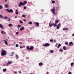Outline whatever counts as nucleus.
Masks as SVG:
<instances>
[{
	"mask_svg": "<svg viewBox=\"0 0 74 74\" xmlns=\"http://www.w3.org/2000/svg\"><path fill=\"white\" fill-rule=\"evenodd\" d=\"M2 51L1 53L2 56H5L7 54L6 51L5 50L3 49H2Z\"/></svg>",
	"mask_w": 74,
	"mask_h": 74,
	"instance_id": "f257e3e1",
	"label": "nucleus"
},
{
	"mask_svg": "<svg viewBox=\"0 0 74 74\" xmlns=\"http://www.w3.org/2000/svg\"><path fill=\"white\" fill-rule=\"evenodd\" d=\"M53 8H52L51 10V11L52 13H53V14H54L55 13V7H53Z\"/></svg>",
	"mask_w": 74,
	"mask_h": 74,
	"instance_id": "f03ea898",
	"label": "nucleus"
},
{
	"mask_svg": "<svg viewBox=\"0 0 74 74\" xmlns=\"http://www.w3.org/2000/svg\"><path fill=\"white\" fill-rule=\"evenodd\" d=\"M25 4H24L23 3L21 2H20V3H19V5H18V6L20 7L21 5H25Z\"/></svg>",
	"mask_w": 74,
	"mask_h": 74,
	"instance_id": "7ed1b4c3",
	"label": "nucleus"
},
{
	"mask_svg": "<svg viewBox=\"0 0 74 74\" xmlns=\"http://www.w3.org/2000/svg\"><path fill=\"white\" fill-rule=\"evenodd\" d=\"M50 44L48 43H46L43 45V47H49V46Z\"/></svg>",
	"mask_w": 74,
	"mask_h": 74,
	"instance_id": "20e7f679",
	"label": "nucleus"
},
{
	"mask_svg": "<svg viewBox=\"0 0 74 74\" xmlns=\"http://www.w3.org/2000/svg\"><path fill=\"white\" fill-rule=\"evenodd\" d=\"M6 10H7L9 12H12L13 13V11L12 10L10 9V10H9L8 9H6Z\"/></svg>",
	"mask_w": 74,
	"mask_h": 74,
	"instance_id": "39448f33",
	"label": "nucleus"
},
{
	"mask_svg": "<svg viewBox=\"0 0 74 74\" xmlns=\"http://www.w3.org/2000/svg\"><path fill=\"white\" fill-rule=\"evenodd\" d=\"M35 24L36 25V26L37 27H39V23L38 22L35 23Z\"/></svg>",
	"mask_w": 74,
	"mask_h": 74,
	"instance_id": "423d86ee",
	"label": "nucleus"
},
{
	"mask_svg": "<svg viewBox=\"0 0 74 74\" xmlns=\"http://www.w3.org/2000/svg\"><path fill=\"white\" fill-rule=\"evenodd\" d=\"M33 49H34V47L33 46H31V47L29 48V51L30 50H33Z\"/></svg>",
	"mask_w": 74,
	"mask_h": 74,
	"instance_id": "0eeeda50",
	"label": "nucleus"
},
{
	"mask_svg": "<svg viewBox=\"0 0 74 74\" xmlns=\"http://www.w3.org/2000/svg\"><path fill=\"white\" fill-rule=\"evenodd\" d=\"M24 28H25L23 26L21 28H20V31H22L24 29Z\"/></svg>",
	"mask_w": 74,
	"mask_h": 74,
	"instance_id": "6e6552de",
	"label": "nucleus"
},
{
	"mask_svg": "<svg viewBox=\"0 0 74 74\" xmlns=\"http://www.w3.org/2000/svg\"><path fill=\"white\" fill-rule=\"evenodd\" d=\"M14 52H13L10 53V56H12L13 55H14Z\"/></svg>",
	"mask_w": 74,
	"mask_h": 74,
	"instance_id": "1a4fd4ad",
	"label": "nucleus"
},
{
	"mask_svg": "<svg viewBox=\"0 0 74 74\" xmlns=\"http://www.w3.org/2000/svg\"><path fill=\"white\" fill-rule=\"evenodd\" d=\"M63 30H68V29L67 27L66 28H63Z\"/></svg>",
	"mask_w": 74,
	"mask_h": 74,
	"instance_id": "9d476101",
	"label": "nucleus"
},
{
	"mask_svg": "<svg viewBox=\"0 0 74 74\" xmlns=\"http://www.w3.org/2000/svg\"><path fill=\"white\" fill-rule=\"evenodd\" d=\"M12 61H9L7 64V65L8 64H12Z\"/></svg>",
	"mask_w": 74,
	"mask_h": 74,
	"instance_id": "9b49d317",
	"label": "nucleus"
},
{
	"mask_svg": "<svg viewBox=\"0 0 74 74\" xmlns=\"http://www.w3.org/2000/svg\"><path fill=\"white\" fill-rule=\"evenodd\" d=\"M43 65V63L42 62H40L39 64V66H42Z\"/></svg>",
	"mask_w": 74,
	"mask_h": 74,
	"instance_id": "f8f14e48",
	"label": "nucleus"
},
{
	"mask_svg": "<svg viewBox=\"0 0 74 74\" xmlns=\"http://www.w3.org/2000/svg\"><path fill=\"white\" fill-rule=\"evenodd\" d=\"M3 18L4 19H7V18H8V19H10V18H8V17L7 16H5V17H3Z\"/></svg>",
	"mask_w": 74,
	"mask_h": 74,
	"instance_id": "ddd939ff",
	"label": "nucleus"
},
{
	"mask_svg": "<svg viewBox=\"0 0 74 74\" xmlns=\"http://www.w3.org/2000/svg\"><path fill=\"white\" fill-rule=\"evenodd\" d=\"M0 27L1 29H3V26L2 24H0Z\"/></svg>",
	"mask_w": 74,
	"mask_h": 74,
	"instance_id": "4468645a",
	"label": "nucleus"
},
{
	"mask_svg": "<svg viewBox=\"0 0 74 74\" xmlns=\"http://www.w3.org/2000/svg\"><path fill=\"white\" fill-rule=\"evenodd\" d=\"M53 25V24H51L50 23H49V27H52Z\"/></svg>",
	"mask_w": 74,
	"mask_h": 74,
	"instance_id": "2eb2a0df",
	"label": "nucleus"
},
{
	"mask_svg": "<svg viewBox=\"0 0 74 74\" xmlns=\"http://www.w3.org/2000/svg\"><path fill=\"white\" fill-rule=\"evenodd\" d=\"M3 41L5 42V45H8V43L7 41H6L5 40H3Z\"/></svg>",
	"mask_w": 74,
	"mask_h": 74,
	"instance_id": "dca6fc26",
	"label": "nucleus"
},
{
	"mask_svg": "<svg viewBox=\"0 0 74 74\" xmlns=\"http://www.w3.org/2000/svg\"><path fill=\"white\" fill-rule=\"evenodd\" d=\"M73 44V43L72 42H69V46H71V44Z\"/></svg>",
	"mask_w": 74,
	"mask_h": 74,
	"instance_id": "f3484780",
	"label": "nucleus"
},
{
	"mask_svg": "<svg viewBox=\"0 0 74 74\" xmlns=\"http://www.w3.org/2000/svg\"><path fill=\"white\" fill-rule=\"evenodd\" d=\"M61 46V45L60 44H59L57 47V48H59Z\"/></svg>",
	"mask_w": 74,
	"mask_h": 74,
	"instance_id": "a211bd4d",
	"label": "nucleus"
},
{
	"mask_svg": "<svg viewBox=\"0 0 74 74\" xmlns=\"http://www.w3.org/2000/svg\"><path fill=\"white\" fill-rule=\"evenodd\" d=\"M59 20H55V23H59Z\"/></svg>",
	"mask_w": 74,
	"mask_h": 74,
	"instance_id": "6ab92c4d",
	"label": "nucleus"
},
{
	"mask_svg": "<svg viewBox=\"0 0 74 74\" xmlns=\"http://www.w3.org/2000/svg\"><path fill=\"white\" fill-rule=\"evenodd\" d=\"M1 33L3 34H4L5 33V32L4 31H1Z\"/></svg>",
	"mask_w": 74,
	"mask_h": 74,
	"instance_id": "aec40b11",
	"label": "nucleus"
},
{
	"mask_svg": "<svg viewBox=\"0 0 74 74\" xmlns=\"http://www.w3.org/2000/svg\"><path fill=\"white\" fill-rule=\"evenodd\" d=\"M16 59H18L19 58L18 56L17 55H16Z\"/></svg>",
	"mask_w": 74,
	"mask_h": 74,
	"instance_id": "412c9836",
	"label": "nucleus"
},
{
	"mask_svg": "<svg viewBox=\"0 0 74 74\" xmlns=\"http://www.w3.org/2000/svg\"><path fill=\"white\" fill-rule=\"evenodd\" d=\"M63 49L64 50H66V47L65 46H64L63 47Z\"/></svg>",
	"mask_w": 74,
	"mask_h": 74,
	"instance_id": "4be33fe9",
	"label": "nucleus"
},
{
	"mask_svg": "<svg viewBox=\"0 0 74 74\" xmlns=\"http://www.w3.org/2000/svg\"><path fill=\"white\" fill-rule=\"evenodd\" d=\"M6 71H7V69H3V71L4 72H5Z\"/></svg>",
	"mask_w": 74,
	"mask_h": 74,
	"instance_id": "5701e85b",
	"label": "nucleus"
},
{
	"mask_svg": "<svg viewBox=\"0 0 74 74\" xmlns=\"http://www.w3.org/2000/svg\"><path fill=\"white\" fill-rule=\"evenodd\" d=\"M63 51V50L62 49H59V51L60 52H62V51Z\"/></svg>",
	"mask_w": 74,
	"mask_h": 74,
	"instance_id": "b1692460",
	"label": "nucleus"
},
{
	"mask_svg": "<svg viewBox=\"0 0 74 74\" xmlns=\"http://www.w3.org/2000/svg\"><path fill=\"white\" fill-rule=\"evenodd\" d=\"M29 46H28L27 47V49H28V50L29 51Z\"/></svg>",
	"mask_w": 74,
	"mask_h": 74,
	"instance_id": "393cba45",
	"label": "nucleus"
},
{
	"mask_svg": "<svg viewBox=\"0 0 74 74\" xmlns=\"http://www.w3.org/2000/svg\"><path fill=\"white\" fill-rule=\"evenodd\" d=\"M74 64V63L73 62H72L71 63V66H73V64Z\"/></svg>",
	"mask_w": 74,
	"mask_h": 74,
	"instance_id": "a878e982",
	"label": "nucleus"
},
{
	"mask_svg": "<svg viewBox=\"0 0 74 74\" xmlns=\"http://www.w3.org/2000/svg\"><path fill=\"white\" fill-rule=\"evenodd\" d=\"M18 10H16V14H18Z\"/></svg>",
	"mask_w": 74,
	"mask_h": 74,
	"instance_id": "bb28decb",
	"label": "nucleus"
},
{
	"mask_svg": "<svg viewBox=\"0 0 74 74\" xmlns=\"http://www.w3.org/2000/svg\"><path fill=\"white\" fill-rule=\"evenodd\" d=\"M3 8V7L1 5H0V9H1Z\"/></svg>",
	"mask_w": 74,
	"mask_h": 74,
	"instance_id": "cd10ccee",
	"label": "nucleus"
},
{
	"mask_svg": "<svg viewBox=\"0 0 74 74\" xmlns=\"http://www.w3.org/2000/svg\"><path fill=\"white\" fill-rule=\"evenodd\" d=\"M60 27V26L59 25L57 26V29H59Z\"/></svg>",
	"mask_w": 74,
	"mask_h": 74,
	"instance_id": "c85d7f7f",
	"label": "nucleus"
},
{
	"mask_svg": "<svg viewBox=\"0 0 74 74\" xmlns=\"http://www.w3.org/2000/svg\"><path fill=\"white\" fill-rule=\"evenodd\" d=\"M5 6L6 8H8V5L7 4H5Z\"/></svg>",
	"mask_w": 74,
	"mask_h": 74,
	"instance_id": "c756f323",
	"label": "nucleus"
},
{
	"mask_svg": "<svg viewBox=\"0 0 74 74\" xmlns=\"http://www.w3.org/2000/svg\"><path fill=\"white\" fill-rule=\"evenodd\" d=\"M68 42H66L65 43V45H68Z\"/></svg>",
	"mask_w": 74,
	"mask_h": 74,
	"instance_id": "7c9ffc66",
	"label": "nucleus"
},
{
	"mask_svg": "<svg viewBox=\"0 0 74 74\" xmlns=\"http://www.w3.org/2000/svg\"><path fill=\"white\" fill-rule=\"evenodd\" d=\"M32 22H28V24H32Z\"/></svg>",
	"mask_w": 74,
	"mask_h": 74,
	"instance_id": "2f4dec72",
	"label": "nucleus"
},
{
	"mask_svg": "<svg viewBox=\"0 0 74 74\" xmlns=\"http://www.w3.org/2000/svg\"><path fill=\"white\" fill-rule=\"evenodd\" d=\"M22 17L25 18V14H23L22 15Z\"/></svg>",
	"mask_w": 74,
	"mask_h": 74,
	"instance_id": "473e14b6",
	"label": "nucleus"
},
{
	"mask_svg": "<svg viewBox=\"0 0 74 74\" xmlns=\"http://www.w3.org/2000/svg\"><path fill=\"white\" fill-rule=\"evenodd\" d=\"M3 18V17L1 15H0V18Z\"/></svg>",
	"mask_w": 74,
	"mask_h": 74,
	"instance_id": "72a5a7b5",
	"label": "nucleus"
},
{
	"mask_svg": "<svg viewBox=\"0 0 74 74\" xmlns=\"http://www.w3.org/2000/svg\"><path fill=\"white\" fill-rule=\"evenodd\" d=\"M12 25V24H10L8 25L10 27H11Z\"/></svg>",
	"mask_w": 74,
	"mask_h": 74,
	"instance_id": "f704fd0d",
	"label": "nucleus"
},
{
	"mask_svg": "<svg viewBox=\"0 0 74 74\" xmlns=\"http://www.w3.org/2000/svg\"><path fill=\"white\" fill-rule=\"evenodd\" d=\"M50 52H51V53H53V51L52 50H50Z\"/></svg>",
	"mask_w": 74,
	"mask_h": 74,
	"instance_id": "c9c22d12",
	"label": "nucleus"
},
{
	"mask_svg": "<svg viewBox=\"0 0 74 74\" xmlns=\"http://www.w3.org/2000/svg\"><path fill=\"white\" fill-rule=\"evenodd\" d=\"M27 3V1H25L24 2V4H26Z\"/></svg>",
	"mask_w": 74,
	"mask_h": 74,
	"instance_id": "e433bc0d",
	"label": "nucleus"
},
{
	"mask_svg": "<svg viewBox=\"0 0 74 74\" xmlns=\"http://www.w3.org/2000/svg\"><path fill=\"white\" fill-rule=\"evenodd\" d=\"M53 26L54 27H55L56 26V25L54 23H53Z\"/></svg>",
	"mask_w": 74,
	"mask_h": 74,
	"instance_id": "4c0bfd02",
	"label": "nucleus"
},
{
	"mask_svg": "<svg viewBox=\"0 0 74 74\" xmlns=\"http://www.w3.org/2000/svg\"><path fill=\"white\" fill-rule=\"evenodd\" d=\"M19 45L18 44H17L16 45V47H18Z\"/></svg>",
	"mask_w": 74,
	"mask_h": 74,
	"instance_id": "58836bf2",
	"label": "nucleus"
},
{
	"mask_svg": "<svg viewBox=\"0 0 74 74\" xmlns=\"http://www.w3.org/2000/svg\"><path fill=\"white\" fill-rule=\"evenodd\" d=\"M55 3V1H52V3Z\"/></svg>",
	"mask_w": 74,
	"mask_h": 74,
	"instance_id": "ea45409f",
	"label": "nucleus"
},
{
	"mask_svg": "<svg viewBox=\"0 0 74 74\" xmlns=\"http://www.w3.org/2000/svg\"><path fill=\"white\" fill-rule=\"evenodd\" d=\"M53 39L50 40V42H53Z\"/></svg>",
	"mask_w": 74,
	"mask_h": 74,
	"instance_id": "a19ab883",
	"label": "nucleus"
},
{
	"mask_svg": "<svg viewBox=\"0 0 74 74\" xmlns=\"http://www.w3.org/2000/svg\"><path fill=\"white\" fill-rule=\"evenodd\" d=\"M68 74H72V73L71 72H69V73H68Z\"/></svg>",
	"mask_w": 74,
	"mask_h": 74,
	"instance_id": "79ce46f5",
	"label": "nucleus"
},
{
	"mask_svg": "<svg viewBox=\"0 0 74 74\" xmlns=\"http://www.w3.org/2000/svg\"><path fill=\"white\" fill-rule=\"evenodd\" d=\"M18 32H17L16 33V35H18Z\"/></svg>",
	"mask_w": 74,
	"mask_h": 74,
	"instance_id": "37998d69",
	"label": "nucleus"
},
{
	"mask_svg": "<svg viewBox=\"0 0 74 74\" xmlns=\"http://www.w3.org/2000/svg\"><path fill=\"white\" fill-rule=\"evenodd\" d=\"M23 21H20V23H23Z\"/></svg>",
	"mask_w": 74,
	"mask_h": 74,
	"instance_id": "c03bdc74",
	"label": "nucleus"
},
{
	"mask_svg": "<svg viewBox=\"0 0 74 74\" xmlns=\"http://www.w3.org/2000/svg\"><path fill=\"white\" fill-rule=\"evenodd\" d=\"M27 7L26 6H24V9H25Z\"/></svg>",
	"mask_w": 74,
	"mask_h": 74,
	"instance_id": "a18cd8bd",
	"label": "nucleus"
},
{
	"mask_svg": "<svg viewBox=\"0 0 74 74\" xmlns=\"http://www.w3.org/2000/svg\"><path fill=\"white\" fill-rule=\"evenodd\" d=\"M14 73L15 74H16L17 73V72H14Z\"/></svg>",
	"mask_w": 74,
	"mask_h": 74,
	"instance_id": "49530a36",
	"label": "nucleus"
},
{
	"mask_svg": "<svg viewBox=\"0 0 74 74\" xmlns=\"http://www.w3.org/2000/svg\"><path fill=\"white\" fill-rule=\"evenodd\" d=\"M57 23H55V25H56V26H57Z\"/></svg>",
	"mask_w": 74,
	"mask_h": 74,
	"instance_id": "de8ad7c7",
	"label": "nucleus"
},
{
	"mask_svg": "<svg viewBox=\"0 0 74 74\" xmlns=\"http://www.w3.org/2000/svg\"><path fill=\"white\" fill-rule=\"evenodd\" d=\"M46 73V74H49V72H47Z\"/></svg>",
	"mask_w": 74,
	"mask_h": 74,
	"instance_id": "09e8293b",
	"label": "nucleus"
},
{
	"mask_svg": "<svg viewBox=\"0 0 74 74\" xmlns=\"http://www.w3.org/2000/svg\"><path fill=\"white\" fill-rule=\"evenodd\" d=\"M21 25H18V26L19 27H20Z\"/></svg>",
	"mask_w": 74,
	"mask_h": 74,
	"instance_id": "8fccbe9b",
	"label": "nucleus"
},
{
	"mask_svg": "<svg viewBox=\"0 0 74 74\" xmlns=\"http://www.w3.org/2000/svg\"><path fill=\"white\" fill-rule=\"evenodd\" d=\"M56 42V40H54V42Z\"/></svg>",
	"mask_w": 74,
	"mask_h": 74,
	"instance_id": "3c124183",
	"label": "nucleus"
},
{
	"mask_svg": "<svg viewBox=\"0 0 74 74\" xmlns=\"http://www.w3.org/2000/svg\"><path fill=\"white\" fill-rule=\"evenodd\" d=\"M19 44H22V42H19Z\"/></svg>",
	"mask_w": 74,
	"mask_h": 74,
	"instance_id": "603ef678",
	"label": "nucleus"
},
{
	"mask_svg": "<svg viewBox=\"0 0 74 74\" xmlns=\"http://www.w3.org/2000/svg\"><path fill=\"white\" fill-rule=\"evenodd\" d=\"M20 48H23V47L22 46H20Z\"/></svg>",
	"mask_w": 74,
	"mask_h": 74,
	"instance_id": "864d4df0",
	"label": "nucleus"
},
{
	"mask_svg": "<svg viewBox=\"0 0 74 74\" xmlns=\"http://www.w3.org/2000/svg\"><path fill=\"white\" fill-rule=\"evenodd\" d=\"M19 73H20V74L21 73V71H19Z\"/></svg>",
	"mask_w": 74,
	"mask_h": 74,
	"instance_id": "5fc2aeb1",
	"label": "nucleus"
},
{
	"mask_svg": "<svg viewBox=\"0 0 74 74\" xmlns=\"http://www.w3.org/2000/svg\"><path fill=\"white\" fill-rule=\"evenodd\" d=\"M60 25H61V24H60V23H59V24H58V26Z\"/></svg>",
	"mask_w": 74,
	"mask_h": 74,
	"instance_id": "6e6d98bb",
	"label": "nucleus"
},
{
	"mask_svg": "<svg viewBox=\"0 0 74 74\" xmlns=\"http://www.w3.org/2000/svg\"><path fill=\"white\" fill-rule=\"evenodd\" d=\"M24 21H26V20L25 19H24L23 20Z\"/></svg>",
	"mask_w": 74,
	"mask_h": 74,
	"instance_id": "4d7b16f0",
	"label": "nucleus"
},
{
	"mask_svg": "<svg viewBox=\"0 0 74 74\" xmlns=\"http://www.w3.org/2000/svg\"><path fill=\"white\" fill-rule=\"evenodd\" d=\"M10 20H11V19H9V20H8V21H10Z\"/></svg>",
	"mask_w": 74,
	"mask_h": 74,
	"instance_id": "13d9d810",
	"label": "nucleus"
},
{
	"mask_svg": "<svg viewBox=\"0 0 74 74\" xmlns=\"http://www.w3.org/2000/svg\"><path fill=\"white\" fill-rule=\"evenodd\" d=\"M72 36H74V34H72Z\"/></svg>",
	"mask_w": 74,
	"mask_h": 74,
	"instance_id": "bf43d9fd",
	"label": "nucleus"
},
{
	"mask_svg": "<svg viewBox=\"0 0 74 74\" xmlns=\"http://www.w3.org/2000/svg\"><path fill=\"white\" fill-rule=\"evenodd\" d=\"M7 0H5V2H7Z\"/></svg>",
	"mask_w": 74,
	"mask_h": 74,
	"instance_id": "052dcab7",
	"label": "nucleus"
},
{
	"mask_svg": "<svg viewBox=\"0 0 74 74\" xmlns=\"http://www.w3.org/2000/svg\"><path fill=\"white\" fill-rule=\"evenodd\" d=\"M15 18H17V16H15Z\"/></svg>",
	"mask_w": 74,
	"mask_h": 74,
	"instance_id": "680f3d73",
	"label": "nucleus"
},
{
	"mask_svg": "<svg viewBox=\"0 0 74 74\" xmlns=\"http://www.w3.org/2000/svg\"><path fill=\"white\" fill-rule=\"evenodd\" d=\"M30 74H33V73H31Z\"/></svg>",
	"mask_w": 74,
	"mask_h": 74,
	"instance_id": "e2e57ef3",
	"label": "nucleus"
},
{
	"mask_svg": "<svg viewBox=\"0 0 74 74\" xmlns=\"http://www.w3.org/2000/svg\"><path fill=\"white\" fill-rule=\"evenodd\" d=\"M18 28H19V27H18Z\"/></svg>",
	"mask_w": 74,
	"mask_h": 74,
	"instance_id": "0e129e2a",
	"label": "nucleus"
},
{
	"mask_svg": "<svg viewBox=\"0 0 74 74\" xmlns=\"http://www.w3.org/2000/svg\"><path fill=\"white\" fill-rule=\"evenodd\" d=\"M0 69H1V68H0Z\"/></svg>",
	"mask_w": 74,
	"mask_h": 74,
	"instance_id": "69168bd1",
	"label": "nucleus"
}]
</instances>
